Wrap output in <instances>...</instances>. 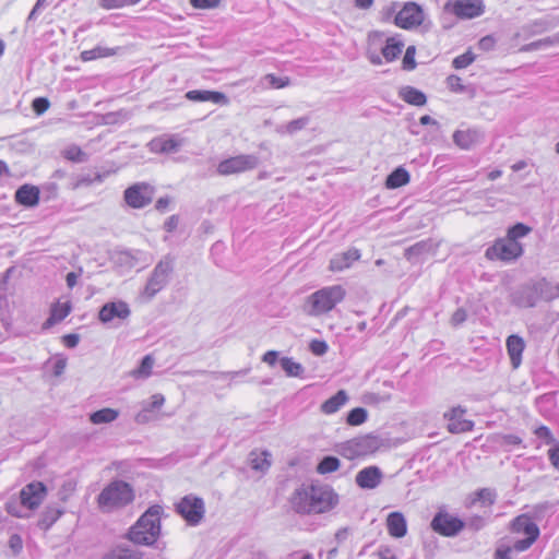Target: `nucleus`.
<instances>
[{
	"mask_svg": "<svg viewBox=\"0 0 559 559\" xmlns=\"http://www.w3.org/2000/svg\"><path fill=\"white\" fill-rule=\"evenodd\" d=\"M76 483L73 480H67L62 484L59 490V497L62 501H67L68 498L75 491Z\"/></svg>",
	"mask_w": 559,
	"mask_h": 559,
	"instance_id": "49",
	"label": "nucleus"
},
{
	"mask_svg": "<svg viewBox=\"0 0 559 559\" xmlns=\"http://www.w3.org/2000/svg\"><path fill=\"white\" fill-rule=\"evenodd\" d=\"M409 182V174L403 167H397L393 170L385 180V187L389 189H396Z\"/></svg>",
	"mask_w": 559,
	"mask_h": 559,
	"instance_id": "28",
	"label": "nucleus"
},
{
	"mask_svg": "<svg viewBox=\"0 0 559 559\" xmlns=\"http://www.w3.org/2000/svg\"><path fill=\"white\" fill-rule=\"evenodd\" d=\"M511 527L514 533L524 534L526 537L537 539L539 536L538 526L526 514L516 516L512 521Z\"/></svg>",
	"mask_w": 559,
	"mask_h": 559,
	"instance_id": "20",
	"label": "nucleus"
},
{
	"mask_svg": "<svg viewBox=\"0 0 559 559\" xmlns=\"http://www.w3.org/2000/svg\"><path fill=\"white\" fill-rule=\"evenodd\" d=\"M176 510L190 525H198L204 518L205 506L203 499L188 495L177 503Z\"/></svg>",
	"mask_w": 559,
	"mask_h": 559,
	"instance_id": "9",
	"label": "nucleus"
},
{
	"mask_svg": "<svg viewBox=\"0 0 559 559\" xmlns=\"http://www.w3.org/2000/svg\"><path fill=\"white\" fill-rule=\"evenodd\" d=\"M119 416V412L114 408H102L91 414L90 420L94 425L109 424L115 421Z\"/></svg>",
	"mask_w": 559,
	"mask_h": 559,
	"instance_id": "32",
	"label": "nucleus"
},
{
	"mask_svg": "<svg viewBox=\"0 0 559 559\" xmlns=\"http://www.w3.org/2000/svg\"><path fill=\"white\" fill-rule=\"evenodd\" d=\"M522 254L523 246L519 241H512L507 237L496 240L485 252V257L488 260H500L504 262L514 261Z\"/></svg>",
	"mask_w": 559,
	"mask_h": 559,
	"instance_id": "7",
	"label": "nucleus"
},
{
	"mask_svg": "<svg viewBox=\"0 0 559 559\" xmlns=\"http://www.w3.org/2000/svg\"><path fill=\"white\" fill-rule=\"evenodd\" d=\"M9 546L10 548L15 552L19 554L22 550L23 542L20 535L13 534L9 539Z\"/></svg>",
	"mask_w": 559,
	"mask_h": 559,
	"instance_id": "60",
	"label": "nucleus"
},
{
	"mask_svg": "<svg viewBox=\"0 0 559 559\" xmlns=\"http://www.w3.org/2000/svg\"><path fill=\"white\" fill-rule=\"evenodd\" d=\"M290 502L297 513L319 514L333 509L338 502V496L329 486H302L295 490Z\"/></svg>",
	"mask_w": 559,
	"mask_h": 559,
	"instance_id": "1",
	"label": "nucleus"
},
{
	"mask_svg": "<svg viewBox=\"0 0 559 559\" xmlns=\"http://www.w3.org/2000/svg\"><path fill=\"white\" fill-rule=\"evenodd\" d=\"M270 453L267 451H263L261 453L251 452L250 453V465L252 469L264 472L266 471L271 462L269 461Z\"/></svg>",
	"mask_w": 559,
	"mask_h": 559,
	"instance_id": "37",
	"label": "nucleus"
},
{
	"mask_svg": "<svg viewBox=\"0 0 559 559\" xmlns=\"http://www.w3.org/2000/svg\"><path fill=\"white\" fill-rule=\"evenodd\" d=\"M155 193L154 187L146 182H136L123 192V200L132 209H143L152 203Z\"/></svg>",
	"mask_w": 559,
	"mask_h": 559,
	"instance_id": "8",
	"label": "nucleus"
},
{
	"mask_svg": "<svg viewBox=\"0 0 559 559\" xmlns=\"http://www.w3.org/2000/svg\"><path fill=\"white\" fill-rule=\"evenodd\" d=\"M348 400L349 397L347 392L345 390H340L336 392V394L321 404L320 411L325 415L334 414L340 411L341 407H343L348 402Z\"/></svg>",
	"mask_w": 559,
	"mask_h": 559,
	"instance_id": "26",
	"label": "nucleus"
},
{
	"mask_svg": "<svg viewBox=\"0 0 559 559\" xmlns=\"http://www.w3.org/2000/svg\"><path fill=\"white\" fill-rule=\"evenodd\" d=\"M386 528L392 537L401 538L407 533V523L401 512H392L386 518Z\"/></svg>",
	"mask_w": 559,
	"mask_h": 559,
	"instance_id": "23",
	"label": "nucleus"
},
{
	"mask_svg": "<svg viewBox=\"0 0 559 559\" xmlns=\"http://www.w3.org/2000/svg\"><path fill=\"white\" fill-rule=\"evenodd\" d=\"M548 456L552 465L559 469V444L548 451Z\"/></svg>",
	"mask_w": 559,
	"mask_h": 559,
	"instance_id": "64",
	"label": "nucleus"
},
{
	"mask_svg": "<svg viewBox=\"0 0 559 559\" xmlns=\"http://www.w3.org/2000/svg\"><path fill=\"white\" fill-rule=\"evenodd\" d=\"M425 13L423 8L416 2L409 1L395 15V24L404 29H412L423 24Z\"/></svg>",
	"mask_w": 559,
	"mask_h": 559,
	"instance_id": "11",
	"label": "nucleus"
},
{
	"mask_svg": "<svg viewBox=\"0 0 559 559\" xmlns=\"http://www.w3.org/2000/svg\"><path fill=\"white\" fill-rule=\"evenodd\" d=\"M466 318H467V313H466L465 309L459 308L454 311V313L451 317V324L454 326H457L461 323H463L466 320Z\"/></svg>",
	"mask_w": 559,
	"mask_h": 559,
	"instance_id": "56",
	"label": "nucleus"
},
{
	"mask_svg": "<svg viewBox=\"0 0 559 559\" xmlns=\"http://www.w3.org/2000/svg\"><path fill=\"white\" fill-rule=\"evenodd\" d=\"M309 348L313 355L323 356L328 352L329 347L324 341L312 340L310 342Z\"/></svg>",
	"mask_w": 559,
	"mask_h": 559,
	"instance_id": "50",
	"label": "nucleus"
},
{
	"mask_svg": "<svg viewBox=\"0 0 559 559\" xmlns=\"http://www.w3.org/2000/svg\"><path fill=\"white\" fill-rule=\"evenodd\" d=\"M186 98L192 102H212L219 105H227L229 103L228 97L224 93L215 91H189L186 94Z\"/></svg>",
	"mask_w": 559,
	"mask_h": 559,
	"instance_id": "19",
	"label": "nucleus"
},
{
	"mask_svg": "<svg viewBox=\"0 0 559 559\" xmlns=\"http://www.w3.org/2000/svg\"><path fill=\"white\" fill-rule=\"evenodd\" d=\"M140 0H100V5L105 9L122 8L126 5H132L138 3Z\"/></svg>",
	"mask_w": 559,
	"mask_h": 559,
	"instance_id": "48",
	"label": "nucleus"
},
{
	"mask_svg": "<svg viewBox=\"0 0 559 559\" xmlns=\"http://www.w3.org/2000/svg\"><path fill=\"white\" fill-rule=\"evenodd\" d=\"M154 358L151 355H146L141 360L140 366L130 372V376L134 379H146L152 374Z\"/></svg>",
	"mask_w": 559,
	"mask_h": 559,
	"instance_id": "35",
	"label": "nucleus"
},
{
	"mask_svg": "<svg viewBox=\"0 0 559 559\" xmlns=\"http://www.w3.org/2000/svg\"><path fill=\"white\" fill-rule=\"evenodd\" d=\"M359 258L360 251L356 248H352L332 258L330 261V270L334 272L343 271L349 267L355 261L359 260Z\"/></svg>",
	"mask_w": 559,
	"mask_h": 559,
	"instance_id": "21",
	"label": "nucleus"
},
{
	"mask_svg": "<svg viewBox=\"0 0 559 559\" xmlns=\"http://www.w3.org/2000/svg\"><path fill=\"white\" fill-rule=\"evenodd\" d=\"M381 443L378 437L366 435L342 442L337 445V452L348 460H354L374 453Z\"/></svg>",
	"mask_w": 559,
	"mask_h": 559,
	"instance_id": "5",
	"label": "nucleus"
},
{
	"mask_svg": "<svg viewBox=\"0 0 559 559\" xmlns=\"http://www.w3.org/2000/svg\"><path fill=\"white\" fill-rule=\"evenodd\" d=\"M62 155L64 158L72 160V162H83L84 160V152L76 145H70L68 146L63 152Z\"/></svg>",
	"mask_w": 559,
	"mask_h": 559,
	"instance_id": "44",
	"label": "nucleus"
},
{
	"mask_svg": "<svg viewBox=\"0 0 559 559\" xmlns=\"http://www.w3.org/2000/svg\"><path fill=\"white\" fill-rule=\"evenodd\" d=\"M5 510L9 514L15 518H25L26 515L22 513L21 508L17 506L15 501H9L5 504Z\"/></svg>",
	"mask_w": 559,
	"mask_h": 559,
	"instance_id": "57",
	"label": "nucleus"
},
{
	"mask_svg": "<svg viewBox=\"0 0 559 559\" xmlns=\"http://www.w3.org/2000/svg\"><path fill=\"white\" fill-rule=\"evenodd\" d=\"M179 224V217L177 215H171L164 224V228L168 233H173Z\"/></svg>",
	"mask_w": 559,
	"mask_h": 559,
	"instance_id": "62",
	"label": "nucleus"
},
{
	"mask_svg": "<svg viewBox=\"0 0 559 559\" xmlns=\"http://www.w3.org/2000/svg\"><path fill=\"white\" fill-rule=\"evenodd\" d=\"M415 53V46H408L402 60V67L404 70L411 71L416 68Z\"/></svg>",
	"mask_w": 559,
	"mask_h": 559,
	"instance_id": "45",
	"label": "nucleus"
},
{
	"mask_svg": "<svg viewBox=\"0 0 559 559\" xmlns=\"http://www.w3.org/2000/svg\"><path fill=\"white\" fill-rule=\"evenodd\" d=\"M259 157L252 154H241L222 160L217 165V173L222 176L243 173L258 167Z\"/></svg>",
	"mask_w": 559,
	"mask_h": 559,
	"instance_id": "10",
	"label": "nucleus"
},
{
	"mask_svg": "<svg viewBox=\"0 0 559 559\" xmlns=\"http://www.w3.org/2000/svg\"><path fill=\"white\" fill-rule=\"evenodd\" d=\"M525 348L523 338L519 335H510L507 340V349L513 368L521 365L522 353Z\"/></svg>",
	"mask_w": 559,
	"mask_h": 559,
	"instance_id": "25",
	"label": "nucleus"
},
{
	"mask_svg": "<svg viewBox=\"0 0 559 559\" xmlns=\"http://www.w3.org/2000/svg\"><path fill=\"white\" fill-rule=\"evenodd\" d=\"M467 526L474 531H479L485 526V520L479 515H475L468 520Z\"/></svg>",
	"mask_w": 559,
	"mask_h": 559,
	"instance_id": "61",
	"label": "nucleus"
},
{
	"mask_svg": "<svg viewBox=\"0 0 559 559\" xmlns=\"http://www.w3.org/2000/svg\"><path fill=\"white\" fill-rule=\"evenodd\" d=\"M399 96L407 104L409 105H413V106H424L426 105L427 103V97L426 95L413 87V86H404L400 90L399 92Z\"/></svg>",
	"mask_w": 559,
	"mask_h": 559,
	"instance_id": "27",
	"label": "nucleus"
},
{
	"mask_svg": "<svg viewBox=\"0 0 559 559\" xmlns=\"http://www.w3.org/2000/svg\"><path fill=\"white\" fill-rule=\"evenodd\" d=\"M63 511L53 508V507H47L40 514V519L38 520V526L39 528L47 531L49 530L57 520L62 515Z\"/></svg>",
	"mask_w": 559,
	"mask_h": 559,
	"instance_id": "30",
	"label": "nucleus"
},
{
	"mask_svg": "<svg viewBox=\"0 0 559 559\" xmlns=\"http://www.w3.org/2000/svg\"><path fill=\"white\" fill-rule=\"evenodd\" d=\"M222 0H190V3L197 9H213L218 7Z\"/></svg>",
	"mask_w": 559,
	"mask_h": 559,
	"instance_id": "52",
	"label": "nucleus"
},
{
	"mask_svg": "<svg viewBox=\"0 0 559 559\" xmlns=\"http://www.w3.org/2000/svg\"><path fill=\"white\" fill-rule=\"evenodd\" d=\"M433 250V243L430 240H424L419 241L408 248L404 251V257L412 261L414 258L420 257L427 252H430Z\"/></svg>",
	"mask_w": 559,
	"mask_h": 559,
	"instance_id": "33",
	"label": "nucleus"
},
{
	"mask_svg": "<svg viewBox=\"0 0 559 559\" xmlns=\"http://www.w3.org/2000/svg\"><path fill=\"white\" fill-rule=\"evenodd\" d=\"M465 413V409L461 407H454L450 411L449 414H445V418L449 419L448 429L452 433H462L466 431H471L474 427V423L472 420L463 419L462 416Z\"/></svg>",
	"mask_w": 559,
	"mask_h": 559,
	"instance_id": "18",
	"label": "nucleus"
},
{
	"mask_svg": "<svg viewBox=\"0 0 559 559\" xmlns=\"http://www.w3.org/2000/svg\"><path fill=\"white\" fill-rule=\"evenodd\" d=\"M71 311V307L69 304H58L51 310L50 318L47 320L46 324H53L56 322L62 321Z\"/></svg>",
	"mask_w": 559,
	"mask_h": 559,
	"instance_id": "41",
	"label": "nucleus"
},
{
	"mask_svg": "<svg viewBox=\"0 0 559 559\" xmlns=\"http://www.w3.org/2000/svg\"><path fill=\"white\" fill-rule=\"evenodd\" d=\"M403 47V41L397 40L394 37H390L386 39V44L382 48V56L388 62H391L401 55Z\"/></svg>",
	"mask_w": 559,
	"mask_h": 559,
	"instance_id": "31",
	"label": "nucleus"
},
{
	"mask_svg": "<svg viewBox=\"0 0 559 559\" xmlns=\"http://www.w3.org/2000/svg\"><path fill=\"white\" fill-rule=\"evenodd\" d=\"M449 88L453 92H462L464 91V86L461 83V79L456 75H450L448 79Z\"/></svg>",
	"mask_w": 559,
	"mask_h": 559,
	"instance_id": "58",
	"label": "nucleus"
},
{
	"mask_svg": "<svg viewBox=\"0 0 559 559\" xmlns=\"http://www.w3.org/2000/svg\"><path fill=\"white\" fill-rule=\"evenodd\" d=\"M280 362L288 377H300L305 371L304 367L299 362L294 361L289 357H283Z\"/></svg>",
	"mask_w": 559,
	"mask_h": 559,
	"instance_id": "38",
	"label": "nucleus"
},
{
	"mask_svg": "<svg viewBox=\"0 0 559 559\" xmlns=\"http://www.w3.org/2000/svg\"><path fill=\"white\" fill-rule=\"evenodd\" d=\"M49 100L44 97H37L33 100L32 107L37 115H43L49 108Z\"/></svg>",
	"mask_w": 559,
	"mask_h": 559,
	"instance_id": "51",
	"label": "nucleus"
},
{
	"mask_svg": "<svg viewBox=\"0 0 559 559\" xmlns=\"http://www.w3.org/2000/svg\"><path fill=\"white\" fill-rule=\"evenodd\" d=\"M478 46L480 49L488 51L493 48L495 39L491 36H485L479 40Z\"/></svg>",
	"mask_w": 559,
	"mask_h": 559,
	"instance_id": "63",
	"label": "nucleus"
},
{
	"mask_svg": "<svg viewBox=\"0 0 559 559\" xmlns=\"http://www.w3.org/2000/svg\"><path fill=\"white\" fill-rule=\"evenodd\" d=\"M134 499L132 487L122 480L111 481L97 498L100 509L111 511L131 503Z\"/></svg>",
	"mask_w": 559,
	"mask_h": 559,
	"instance_id": "3",
	"label": "nucleus"
},
{
	"mask_svg": "<svg viewBox=\"0 0 559 559\" xmlns=\"http://www.w3.org/2000/svg\"><path fill=\"white\" fill-rule=\"evenodd\" d=\"M535 435L540 439H545L547 443H551L555 441L549 428L546 426L538 427L535 430Z\"/></svg>",
	"mask_w": 559,
	"mask_h": 559,
	"instance_id": "59",
	"label": "nucleus"
},
{
	"mask_svg": "<svg viewBox=\"0 0 559 559\" xmlns=\"http://www.w3.org/2000/svg\"><path fill=\"white\" fill-rule=\"evenodd\" d=\"M131 310L129 305L122 300L105 304L99 312L98 319L102 323L107 324L115 319L126 320L129 318Z\"/></svg>",
	"mask_w": 559,
	"mask_h": 559,
	"instance_id": "15",
	"label": "nucleus"
},
{
	"mask_svg": "<svg viewBox=\"0 0 559 559\" xmlns=\"http://www.w3.org/2000/svg\"><path fill=\"white\" fill-rule=\"evenodd\" d=\"M151 400L152 401L148 404V406L144 407L145 412H151V411L157 409V408L162 407L165 402L164 395L159 394V393L152 395Z\"/></svg>",
	"mask_w": 559,
	"mask_h": 559,
	"instance_id": "53",
	"label": "nucleus"
},
{
	"mask_svg": "<svg viewBox=\"0 0 559 559\" xmlns=\"http://www.w3.org/2000/svg\"><path fill=\"white\" fill-rule=\"evenodd\" d=\"M535 540L536 539H534V537H526L524 539L516 540L511 549L519 552L524 551L528 549L534 544Z\"/></svg>",
	"mask_w": 559,
	"mask_h": 559,
	"instance_id": "54",
	"label": "nucleus"
},
{
	"mask_svg": "<svg viewBox=\"0 0 559 559\" xmlns=\"http://www.w3.org/2000/svg\"><path fill=\"white\" fill-rule=\"evenodd\" d=\"M163 508L152 506L148 508L136 523L131 526L128 538L139 545H153L160 534V515Z\"/></svg>",
	"mask_w": 559,
	"mask_h": 559,
	"instance_id": "2",
	"label": "nucleus"
},
{
	"mask_svg": "<svg viewBox=\"0 0 559 559\" xmlns=\"http://www.w3.org/2000/svg\"><path fill=\"white\" fill-rule=\"evenodd\" d=\"M181 146V141L174 136H158L148 143L150 151L153 153H175Z\"/></svg>",
	"mask_w": 559,
	"mask_h": 559,
	"instance_id": "22",
	"label": "nucleus"
},
{
	"mask_svg": "<svg viewBox=\"0 0 559 559\" xmlns=\"http://www.w3.org/2000/svg\"><path fill=\"white\" fill-rule=\"evenodd\" d=\"M475 496L476 498L473 500V502L484 501L489 506H492L496 501V492L490 488H481L475 492Z\"/></svg>",
	"mask_w": 559,
	"mask_h": 559,
	"instance_id": "43",
	"label": "nucleus"
},
{
	"mask_svg": "<svg viewBox=\"0 0 559 559\" xmlns=\"http://www.w3.org/2000/svg\"><path fill=\"white\" fill-rule=\"evenodd\" d=\"M531 230L532 228L530 226L523 223H518L508 229L506 237L512 241H518V239L527 236Z\"/></svg>",
	"mask_w": 559,
	"mask_h": 559,
	"instance_id": "42",
	"label": "nucleus"
},
{
	"mask_svg": "<svg viewBox=\"0 0 559 559\" xmlns=\"http://www.w3.org/2000/svg\"><path fill=\"white\" fill-rule=\"evenodd\" d=\"M47 495V488L41 481H32L20 491L21 506L28 510H36Z\"/></svg>",
	"mask_w": 559,
	"mask_h": 559,
	"instance_id": "14",
	"label": "nucleus"
},
{
	"mask_svg": "<svg viewBox=\"0 0 559 559\" xmlns=\"http://www.w3.org/2000/svg\"><path fill=\"white\" fill-rule=\"evenodd\" d=\"M345 297V289L341 285H333L319 289L309 296L308 314L321 316L331 311Z\"/></svg>",
	"mask_w": 559,
	"mask_h": 559,
	"instance_id": "4",
	"label": "nucleus"
},
{
	"mask_svg": "<svg viewBox=\"0 0 559 559\" xmlns=\"http://www.w3.org/2000/svg\"><path fill=\"white\" fill-rule=\"evenodd\" d=\"M383 478V473L378 466H368L359 471L355 477V481L361 489L377 488Z\"/></svg>",
	"mask_w": 559,
	"mask_h": 559,
	"instance_id": "16",
	"label": "nucleus"
},
{
	"mask_svg": "<svg viewBox=\"0 0 559 559\" xmlns=\"http://www.w3.org/2000/svg\"><path fill=\"white\" fill-rule=\"evenodd\" d=\"M310 121V118L305 116L298 119L292 120L286 124L278 126L276 128V132L280 134H294L302 129H305Z\"/></svg>",
	"mask_w": 559,
	"mask_h": 559,
	"instance_id": "34",
	"label": "nucleus"
},
{
	"mask_svg": "<svg viewBox=\"0 0 559 559\" xmlns=\"http://www.w3.org/2000/svg\"><path fill=\"white\" fill-rule=\"evenodd\" d=\"M249 372V369H242L238 371H227V372H211L215 378H228L234 380L237 377L246 376Z\"/></svg>",
	"mask_w": 559,
	"mask_h": 559,
	"instance_id": "55",
	"label": "nucleus"
},
{
	"mask_svg": "<svg viewBox=\"0 0 559 559\" xmlns=\"http://www.w3.org/2000/svg\"><path fill=\"white\" fill-rule=\"evenodd\" d=\"M453 142L462 150H469L474 145L480 143L484 139V133L476 128L465 130H456L452 135Z\"/></svg>",
	"mask_w": 559,
	"mask_h": 559,
	"instance_id": "17",
	"label": "nucleus"
},
{
	"mask_svg": "<svg viewBox=\"0 0 559 559\" xmlns=\"http://www.w3.org/2000/svg\"><path fill=\"white\" fill-rule=\"evenodd\" d=\"M341 466V462L335 456L323 457L317 466V472L321 475L333 473Z\"/></svg>",
	"mask_w": 559,
	"mask_h": 559,
	"instance_id": "39",
	"label": "nucleus"
},
{
	"mask_svg": "<svg viewBox=\"0 0 559 559\" xmlns=\"http://www.w3.org/2000/svg\"><path fill=\"white\" fill-rule=\"evenodd\" d=\"M475 60V56L472 51H466L463 55L455 57L452 61V66L455 69H464L468 67Z\"/></svg>",
	"mask_w": 559,
	"mask_h": 559,
	"instance_id": "47",
	"label": "nucleus"
},
{
	"mask_svg": "<svg viewBox=\"0 0 559 559\" xmlns=\"http://www.w3.org/2000/svg\"><path fill=\"white\" fill-rule=\"evenodd\" d=\"M444 10L459 19H474L484 13V4L481 0H450Z\"/></svg>",
	"mask_w": 559,
	"mask_h": 559,
	"instance_id": "13",
	"label": "nucleus"
},
{
	"mask_svg": "<svg viewBox=\"0 0 559 559\" xmlns=\"http://www.w3.org/2000/svg\"><path fill=\"white\" fill-rule=\"evenodd\" d=\"M15 200L24 206H35L39 202V190L35 186L24 185L15 192Z\"/></svg>",
	"mask_w": 559,
	"mask_h": 559,
	"instance_id": "24",
	"label": "nucleus"
},
{
	"mask_svg": "<svg viewBox=\"0 0 559 559\" xmlns=\"http://www.w3.org/2000/svg\"><path fill=\"white\" fill-rule=\"evenodd\" d=\"M115 53H116V49L97 46L93 49L82 51L81 59L83 61H92V60H95L98 58L109 57Z\"/></svg>",
	"mask_w": 559,
	"mask_h": 559,
	"instance_id": "36",
	"label": "nucleus"
},
{
	"mask_svg": "<svg viewBox=\"0 0 559 559\" xmlns=\"http://www.w3.org/2000/svg\"><path fill=\"white\" fill-rule=\"evenodd\" d=\"M263 80L269 83V85L273 88H283L290 84V80L288 76L278 78L272 73L266 74Z\"/></svg>",
	"mask_w": 559,
	"mask_h": 559,
	"instance_id": "46",
	"label": "nucleus"
},
{
	"mask_svg": "<svg viewBox=\"0 0 559 559\" xmlns=\"http://www.w3.org/2000/svg\"><path fill=\"white\" fill-rule=\"evenodd\" d=\"M102 559H142V554L138 550L117 546L105 552Z\"/></svg>",
	"mask_w": 559,
	"mask_h": 559,
	"instance_id": "29",
	"label": "nucleus"
},
{
	"mask_svg": "<svg viewBox=\"0 0 559 559\" xmlns=\"http://www.w3.org/2000/svg\"><path fill=\"white\" fill-rule=\"evenodd\" d=\"M430 526L436 533L451 537L457 535L464 528L465 523L448 512L439 511L433 516Z\"/></svg>",
	"mask_w": 559,
	"mask_h": 559,
	"instance_id": "12",
	"label": "nucleus"
},
{
	"mask_svg": "<svg viewBox=\"0 0 559 559\" xmlns=\"http://www.w3.org/2000/svg\"><path fill=\"white\" fill-rule=\"evenodd\" d=\"M368 418V412L364 407L353 408L346 417V423L349 426H359L362 425Z\"/></svg>",
	"mask_w": 559,
	"mask_h": 559,
	"instance_id": "40",
	"label": "nucleus"
},
{
	"mask_svg": "<svg viewBox=\"0 0 559 559\" xmlns=\"http://www.w3.org/2000/svg\"><path fill=\"white\" fill-rule=\"evenodd\" d=\"M174 257L167 254L155 265L144 289V293L150 298L167 285L169 276L174 271Z\"/></svg>",
	"mask_w": 559,
	"mask_h": 559,
	"instance_id": "6",
	"label": "nucleus"
}]
</instances>
